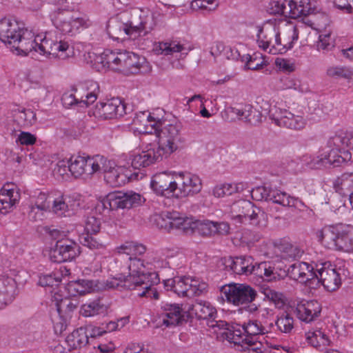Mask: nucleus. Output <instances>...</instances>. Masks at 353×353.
I'll use <instances>...</instances> for the list:
<instances>
[{"label": "nucleus", "instance_id": "nucleus-62", "mask_svg": "<svg viewBox=\"0 0 353 353\" xmlns=\"http://www.w3.org/2000/svg\"><path fill=\"white\" fill-rule=\"evenodd\" d=\"M256 59H253L250 54L243 55L241 57V61L245 62L244 68L247 70H257L263 67V61H256Z\"/></svg>", "mask_w": 353, "mask_h": 353}, {"label": "nucleus", "instance_id": "nucleus-21", "mask_svg": "<svg viewBox=\"0 0 353 353\" xmlns=\"http://www.w3.org/2000/svg\"><path fill=\"white\" fill-rule=\"evenodd\" d=\"M163 309V324L166 327L182 325L187 323L190 314L183 311L179 304L165 303L162 306Z\"/></svg>", "mask_w": 353, "mask_h": 353}, {"label": "nucleus", "instance_id": "nucleus-14", "mask_svg": "<svg viewBox=\"0 0 353 353\" xmlns=\"http://www.w3.org/2000/svg\"><path fill=\"white\" fill-rule=\"evenodd\" d=\"M176 198L193 196L202 189L201 179L196 174L188 172L176 174Z\"/></svg>", "mask_w": 353, "mask_h": 353}, {"label": "nucleus", "instance_id": "nucleus-22", "mask_svg": "<svg viewBox=\"0 0 353 353\" xmlns=\"http://www.w3.org/2000/svg\"><path fill=\"white\" fill-rule=\"evenodd\" d=\"M269 117L276 125L292 130H301L305 125V120L303 117L294 115L285 110H280L276 114L270 113Z\"/></svg>", "mask_w": 353, "mask_h": 353}, {"label": "nucleus", "instance_id": "nucleus-59", "mask_svg": "<svg viewBox=\"0 0 353 353\" xmlns=\"http://www.w3.org/2000/svg\"><path fill=\"white\" fill-rule=\"evenodd\" d=\"M272 190V188L266 186H258L253 188L251 191L252 198L256 201H268L269 194Z\"/></svg>", "mask_w": 353, "mask_h": 353}, {"label": "nucleus", "instance_id": "nucleus-3", "mask_svg": "<svg viewBox=\"0 0 353 353\" xmlns=\"http://www.w3.org/2000/svg\"><path fill=\"white\" fill-rule=\"evenodd\" d=\"M329 151H325L316 157L314 164L334 167L351 160L353 152V132H340L330 137L327 142Z\"/></svg>", "mask_w": 353, "mask_h": 353}, {"label": "nucleus", "instance_id": "nucleus-60", "mask_svg": "<svg viewBox=\"0 0 353 353\" xmlns=\"http://www.w3.org/2000/svg\"><path fill=\"white\" fill-rule=\"evenodd\" d=\"M222 335H225L227 340L230 342L234 343V344L241 345L243 346L245 344L243 340L245 337L244 332H242L241 330H228V332H223Z\"/></svg>", "mask_w": 353, "mask_h": 353}, {"label": "nucleus", "instance_id": "nucleus-39", "mask_svg": "<svg viewBox=\"0 0 353 353\" xmlns=\"http://www.w3.org/2000/svg\"><path fill=\"white\" fill-rule=\"evenodd\" d=\"M108 307L102 303L101 299H97L83 304L80 312L85 317L94 316L96 315H105L107 314Z\"/></svg>", "mask_w": 353, "mask_h": 353}, {"label": "nucleus", "instance_id": "nucleus-34", "mask_svg": "<svg viewBox=\"0 0 353 353\" xmlns=\"http://www.w3.org/2000/svg\"><path fill=\"white\" fill-rule=\"evenodd\" d=\"M17 289L15 280L6 274H0V310L13 299Z\"/></svg>", "mask_w": 353, "mask_h": 353}, {"label": "nucleus", "instance_id": "nucleus-36", "mask_svg": "<svg viewBox=\"0 0 353 353\" xmlns=\"http://www.w3.org/2000/svg\"><path fill=\"white\" fill-rule=\"evenodd\" d=\"M188 312L194 314L198 319L206 320L207 323L217 317V312L209 302L196 301L188 308Z\"/></svg>", "mask_w": 353, "mask_h": 353}, {"label": "nucleus", "instance_id": "nucleus-45", "mask_svg": "<svg viewBox=\"0 0 353 353\" xmlns=\"http://www.w3.org/2000/svg\"><path fill=\"white\" fill-rule=\"evenodd\" d=\"M274 42L270 46L268 52L272 54H283L288 50L292 48V41H285L284 38L281 37L279 32L275 30V35L273 37Z\"/></svg>", "mask_w": 353, "mask_h": 353}, {"label": "nucleus", "instance_id": "nucleus-58", "mask_svg": "<svg viewBox=\"0 0 353 353\" xmlns=\"http://www.w3.org/2000/svg\"><path fill=\"white\" fill-rule=\"evenodd\" d=\"M199 232L202 236H212L215 235V222L208 220L201 221L196 225Z\"/></svg>", "mask_w": 353, "mask_h": 353}, {"label": "nucleus", "instance_id": "nucleus-9", "mask_svg": "<svg viewBox=\"0 0 353 353\" xmlns=\"http://www.w3.org/2000/svg\"><path fill=\"white\" fill-rule=\"evenodd\" d=\"M34 45L31 52H37L42 55H52L60 59H65L70 56L72 50L68 42L53 41L47 35L43 38L40 35L33 37Z\"/></svg>", "mask_w": 353, "mask_h": 353}, {"label": "nucleus", "instance_id": "nucleus-35", "mask_svg": "<svg viewBox=\"0 0 353 353\" xmlns=\"http://www.w3.org/2000/svg\"><path fill=\"white\" fill-rule=\"evenodd\" d=\"M254 259L251 256H241L230 257L225 261L226 268H230L234 273L237 274H251L250 270Z\"/></svg>", "mask_w": 353, "mask_h": 353}, {"label": "nucleus", "instance_id": "nucleus-49", "mask_svg": "<svg viewBox=\"0 0 353 353\" xmlns=\"http://www.w3.org/2000/svg\"><path fill=\"white\" fill-rule=\"evenodd\" d=\"M275 324L281 332L290 333L294 327V319L290 314L283 312L278 316Z\"/></svg>", "mask_w": 353, "mask_h": 353}, {"label": "nucleus", "instance_id": "nucleus-54", "mask_svg": "<svg viewBox=\"0 0 353 353\" xmlns=\"http://www.w3.org/2000/svg\"><path fill=\"white\" fill-rule=\"evenodd\" d=\"M168 219V223L165 224V227L169 229H185L186 219L179 216V213L176 212H170L167 216Z\"/></svg>", "mask_w": 353, "mask_h": 353}, {"label": "nucleus", "instance_id": "nucleus-57", "mask_svg": "<svg viewBox=\"0 0 353 353\" xmlns=\"http://www.w3.org/2000/svg\"><path fill=\"white\" fill-rule=\"evenodd\" d=\"M52 197L44 192H39L37 196L34 206L37 207L38 211H47L50 210V203L52 201Z\"/></svg>", "mask_w": 353, "mask_h": 353}, {"label": "nucleus", "instance_id": "nucleus-37", "mask_svg": "<svg viewBox=\"0 0 353 353\" xmlns=\"http://www.w3.org/2000/svg\"><path fill=\"white\" fill-rule=\"evenodd\" d=\"M254 206L252 202L246 199L234 202L232 205V219L239 223H247V219Z\"/></svg>", "mask_w": 353, "mask_h": 353}, {"label": "nucleus", "instance_id": "nucleus-23", "mask_svg": "<svg viewBox=\"0 0 353 353\" xmlns=\"http://www.w3.org/2000/svg\"><path fill=\"white\" fill-rule=\"evenodd\" d=\"M163 158L167 157L165 154H162V152L158 147L149 148L133 155L132 166L134 169H141L162 161Z\"/></svg>", "mask_w": 353, "mask_h": 353}, {"label": "nucleus", "instance_id": "nucleus-64", "mask_svg": "<svg viewBox=\"0 0 353 353\" xmlns=\"http://www.w3.org/2000/svg\"><path fill=\"white\" fill-rule=\"evenodd\" d=\"M232 184H223L217 185L213 189V194L216 197H222L225 195H231L233 194Z\"/></svg>", "mask_w": 353, "mask_h": 353}, {"label": "nucleus", "instance_id": "nucleus-50", "mask_svg": "<svg viewBox=\"0 0 353 353\" xmlns=\"http://www.w3.org/2000/svg\"><path fill=\"white\" fill-rule=\"evenodd\" d=\"M63 272H54L50 274H43L39 276V285L43 287H54L58 286L61 281V276Z\"/></svg>", "mask_w": 353, "mask_h": 353}, {"label": "nucleus", "instance_id": "nucleus-24", "mask_svg": "<svg viewBox=\"0 0 353 353\" xmlns=\"http://www.w3.org/2000/svg\"><path fill=\"white\" fill-rule=\"evenodd\" d=\"M228 110L235 114L240 120H243L252 125H257L262 122L261 112L250 104H239L234 107H230Z\"/></svg>", "mask_w": 353, "mask_h": 353}, {"label": "nucleus", "instance_id": "nucleus-44", "mask_svg": "<svg viewBox=\"0 0 353 353\" xmlns=\"http://www.w3.org/2000/svg\"><path fill=\"white\" fill-rule=\"evenodd\" d=\"M306 338L310 344L314 347L330 345L331 341L327 336L321 330H315L309 331L306 334Z\"/></svg>", "mask_w": 353, "mask_h": 353}, {"label": "nucleus", "instance_id": "nucleus-27", "mask_svg": "<svg viewBox=\"0 0 353 353\" xmlns=\"http://www.w3.org/2000/svg\"><path fill=\"white\" fill-rule=\"evenodd\" d=\"M121 12L111 17L106 26L107 32L110 38L115 41L130 39V33Z\"/></svg>", "mask_w": 353, "mask_h": 353}, {"label": "nucleus", "instance_id": "nucleus-26", "mask_svg": "<svg viewBox=\"0 0 353 353\" xmlns=\"http://www.w3.org/2000/svg\"><path fill=\"white\" fill-rule=\"evenodd\" d=\"M96 89L92 92H88L85 95L78 94V97L74 94L65 92L61 97L63 105L66 108L72 107L87 108L92 104L97 99V92L96 90H99V86L94 83Z\"/></svg>", "mask_w": 353, "mask_h": 353}, {"label": "nucleus", "instance_id": "nucleus-46", "mask_svg": "<svg viewBox=\"0 0 353 353\" xmlns=\"http://www.w3.org/2000/svg\"><path fill=\"white\" fill-rule=\"evenodd\" d=\"M104 56L105 57L106 68L113 70H121L123 52H114L107 49L104 50Z\"/></svg>", "mask_w": 353, "mask_h": 353}, {"label": "nucleus", "instance_id": "nucleus-19", "mask_svg": "<svg viewBox=\"0 0 353 353\" xmlns=\"http://www.w3.org/2000/svg\"><path fill=\"white\" fill-rule=\"evenodd\" d=\"M125 109V104L120 99L112 98L97 105L94 114L103 119H112L124 115L126 113Z\"/></svg>", "mask_w": 353, "mask_h": 353}, {"label": "nucleus", "instance_id": "nucleus-13", "mask_svg": "<svg viewBox=\"0 0 353 353\" xmlns=\"http://www.w3.org/2000/svg\"><path fill=\"white\" fill-rule=\"evenodd\" d=\"M316 274L315 266L305 262H296L290 265L287 270V275L292 279L313 289L319 287Z\"/></svg>", "mask_w": 353, "mask_h": 353}, {"label": "nucleus", "instance_id": "nucleus-25", "mask_svg": "<svg viewBox=\"0 0 353 353\" xmlns=\"http://www.w3.org/2000/svg\"><path fill=\"white\" fill-rule=\"evenodd\" d=\"M121 60V70L123 72L137 74L144 73L148 70V65L143 57L128 51H123Z\"/></svg>", "mask_w": 353, "mask_h": 353}, {"label": "nucleus", "instance_id": "nucleus-56", "mask_svg": "<svg viewBox=\"0 0 353 353\" xmlns=\"http://www.w3.org/2000/svg\"><path fill=\"white\" fill-rule=\"evenodd\" d=\"M289 0H272L270 3V10L272 14H281L288 17L286 11H288Z\"/></svg>", "mask_w": 353, "mask_h": 353}, {"label": "nucleus", "instance_id": "nucleus-4", "mask_svg": "<svg viewBox=\"0 0 353 353\" xmlns=\"http://www.w3.org/2000/svg\"><path fill=\"white\" fill-rule=\"evenodd\" d=\"M319 241L329 249L353 252V228L339 224L324 227L318 232Z\"/></svg>", "mask_w": 353, "mask_h": 353}, {"label": "nucleus", "instance_id": "nucleus-15", "mask_svg": "<svg viewBox=\"0 0 353 353\" xmlns=\"http://www.w3.org/2000/svg\"><path fill=\"white\" fill-rule=\"evenodd\" d=\"M159 282L158 274L156 272H152L149 275H143L141 277H130L125 281L124 289L132 290L141 288L143 290L139 293V296L151 297L157 300L159 299V294L153 285Z\"/></svg>", "mask_w": 353, "mask_h": 353}, {"label": "nucleus", "instance_id": "nucleus-47", "mask_svg": "<svg viewBox=\"0 0 353 353\" xmlns=\"http://www.w3.org/2000/svg\"><path fill=\"white\" fill-rule=\"evenodd\" d=\"M274 35H275L274 28L268 30L265 33H263V28L259 27L257 34V43L259 48H262L265 51L268 52L272 43V39Z\"/></svg>", "mask_w": 353, "mask_h": 353}, {"label": "nucleus", "instance_id": "nucleus-2", "mask_svg": "<svg viewBox=\"0 0 353 353\" xmlns=\"http://www.w3.org/2000/svg\"><path fill=\"white\" fill-rule=\"evenodd\" d=\"M34 32L15 19H0V41L9 45L18 55L27 56L32 50Z\"/></svg>", "mask_w": 353, "mask_h": 353}, {"label": "nucleus", "instance_id": "nucleus-30", "mask_svg": "<svg viewBox=\"0 0 353 353\" xmlns=\"http://www.w3.org/2000/svg\"><path fill=\"white\" fill-rule=\"evenodd\" d=\"M321 310V305L317 301H306L297 305V317L302 321L310 323L320 316Z\"/></svg>", "mask_w": 353, "mask_h": 353}, {"label": "nucleus", "instance_id": "nucleus-53", "mask_svg": "<svg viewBox=\"0 0 353 353\" xmlns=\"http://www.w3.org/2000/svg\"><path fill=\"white\" fill-rule=\"evenodd\" d=\"M327 74L333 78L352 79L353 72L345 66H334L327 70Z\"/></svg>", "mask_w": 353, "mask_h": 353}, {"label": "nucleus", "instance_id": "nucleus-6", "mask_svg": "<svg viewBox=\"0 0 353 353\" xmlns=\"http://www.w3.org/2000/svg\"><path fill=\"white\" fill-rule=\"evenodd\" d=\"M145 199L139 193L133 191H116L108 194L100 201L96 208V212L99 214H106L118 209L131 208L140 205Z\"/></svg>", "mask_w": 353, "mask_h": 353}, {"label": "nucleus", "instance_id": "nucleus-8", "mask_svg": "<svg viewBox=\"0 0 353 353\" xmlns=\"http://www.w3.org/2000/svg\"><path fill=\"white\" fill-rule=\"evenodd\" d=\"M101 155H95L93 157L87 156H72L65 163L64 161H59L58 166L59 172L61 168H68L72 175L77 178L83 174H92L99 171V165L101 163Z\"/></svg>", "mask_w": 353, "mask_h": 353}, {"label": "nucleus", "instance_id": "nucleus-10", "mask_svg": "<svg viewBox=\"0 0 353 353\" xmlns=\"http://www.w3.org/2000/svg\"><path fill=\"white\" fill-rule=\"evenodd\" d=\"M228 302L234 305H241L252 303L257 296L256 290L248 284L230 283L221 288Z\"/></svg>", "mask_w": 353, "mask_h": 353}, {"label": "nucleus", "instance_id": "nucleus-17", "mask_svg": "<svg viewBox=\"0 0 353 353\" xmlns=\"http://www.w3.org/2000/svg\"><path fill=\"white\" fill-rule=\"evenodd\" d=\"M176 172H163L154 174L150 182V187L159 195L169 196H174L176 192Z\"/></svg>", "mask_w": 353, "mask_h": 353}, {"label": "nucleus", "instance_id": "nucleus-38", "mask_svg": "<svg viewBox=\"0 0 353 353\" xmlns=\"http://www.w3.org/2000/svg\"><path fill=\"white\" fill-rule=\"evenodd\" d=\"M192 48L181 44L176 41L160 42L156 48L157 54L163 55H171L174 52H180L181 57H185L190 51Z\"/></svg>", "mask_w": 353, "mask_h": 353}, {"label": "nucleus", "instance_id": "nucleus-61", "mask_svg": "<svg viewBox=\"0 0 353 353\" xmlns=\"http://www.w3.org/2000/svg\"><path fill=\"white\" fill-rule=\"evenodd\" d=\"M101 229V221L94 216L87 217L85 223V233L97 234Z\"/></svg>", "mask_w": 353, "mask_h": 353}, {"label": "nucleus", "instance_id": "nucleus-29", "mask_svg": "<svg viewBox=\"0 0 353 353\" xmlns=\"http://www.w3.org/2000/svg\"><path fill=\"white\" fill-rule=\"evenodd\" d=\"M243 330L245 334L243 339L245 344L248 346L256 345L253 350L259 349L260 347L257 345H261V343L258 341L259 336L266 332L261 323L257 320L250 321L243 325Z\"/></svg>", "mask_w": 353, "mask_h": 353}, {"label": "nucleus", "instance_id": "nucleus-52", "mask_svg": "<svg viewBox=\"0 0 353 353\" xmlns=\"http://www.w3.org/2000/svg\"><path fill=\"white\" fill-rule=\"evenodd\" d=\"M290 195H288L286 192L272 188L269 194L268 201H272L273 203L279 204L283 207H288L290 203Z\"/></svg>", "mask_w": 353, "mask_h": 353}, {"label": "nucleus", "instance_id": "nucleus-7", "mask_svg": "<svg viewBox=\"0 0 353 353\" xmlns=\"http://www.w3.org/2000/svg\"><path fill=\"white\" fill-rule=\"evenodd\" d=\"M334 188L337 194L332 196L327 203L332 210H339L346 206L347 201L353 208V172H345L339 176L334 182Z\"/></svg>", "mask_w": 353, "mask_h": 353}, {"label": "nucleus", "instance_id": "nucleus-48", "mask_svg": "<svg viewBox=\"0 0 353 353\" xmlns=\"http://www.w3.org/2000/svg\"><path fill=\"white\" fill-rule=\"evenodd\" d=\"M219 6L216 0H194L191 2V8L194 10H201L202 13H210Z\"/></svg>", "mask_w": 353, "mask_h": 353}, {"label": "nucleus", "instance_id": "nucleus-11", "mask_svg": "<svg viewBox=\"0 0 353 353\" xmlns=\"http://www.w3.org/2000/svg\"><path fill=\"white\" fill-rule=\"evenodd\" d=\"M168 291H172L179 296L191 297L200 295L205 289V284L197 285V281L190 277H175L163 281Z\"/></svg>", "mask_w": 353, "mask_h": 353}, {"label": "nucleus", "instance_id": "nucleus-28", "mask_svg": "<svg viewBox=\"0 0 353 353\" xmlns=\"http://www.w3.org/2000/svg\"><path fill=\"white\" fill-rule=\"evenodd\" d=\"M130 261L128 264L129 274L124 276L122 279L120 278L119 280L117 279L110 283V288H119L121 287L124 289L125 281L130 277H141L143 275H149L151 272L145 273L142 269L145 268L143 261L137 256H129Z\"/></svg>", "mask_w": 353, "mask_h": 353}, {"label": "nucleus", "instance_id": "nucleus-40", "mask_svg": "<svg viewBox=\"0 0 353 353\" xmlns=\"http://www.w3.org/2000/svg\"><path fill=\"white\" fill-rule=\"evenodd\" d=\"M65 342L69 347L70 351L84 347L88 343V336L85 329L80 327L74 330L66 337Z\"/></svg>", "mask_w": 353, "mask_h": 353}, {"label": "nucleus", "instance_id": "nucleus-55", "mask_svg": "<svg viewBox=\"0 0 353 353\" xmlns=\"http://www.w3.org/2000/svg\"><path fill=\"white\" fill-rule=\"evenodd\" d=\"M72 35L78 32L81 29L88 28L91 25L90 20L85 17H81L77 13H72V19L71 20Z\"/></svg>", "mask_w": 353, "mask_h": 353}, {"label": "nucleus", "instance_id": "nucleus-12", "mask_svg": "<svg viewBox=\"0 0 353 353\" xmlns=\"http://www.w3.org/2000/svg\"><path fill=\"white\" fill-rule=\"evenodd\" d=\"M315 270L319 286L322 285L329 292L335 291L341 286V274L336 266L330 261L316 263Z\"/></svg>", "mask_w": 353, "mask_h": 353}, {"label": "nucleus", "instance_id": "nucleus-32", "mask_svg": "<svg viewBox=\"0 0 353 353\" xmlns=\"http://www.w3.org/2000/svg\"><path fill=\"white\" fill-rule=\"evenodd\" d=\"M14 185L6 184L0 192V212L7 214L19 200V193Z\"/></svg>", "mask_w": 353, "mask_h": 353}, {"label": "nucleus", "instance_id": "nucleus-1", "mask_svg": "<svg viewBox=\"0 0 353 353\" xmlns=\"http://www.w3.org/2000/svg\"><path fill=\"white\" fill-rule=\"evenodd\" d=\"M139 122H145L148 123L151 130H145L146 133H154L159 138L158 148L165 154L166 157L176 151L183 140L180 134L181 124L175 123H163L161 121H155L150 113L142 112L137 114L133 119V123L137 124Z\"/></svg>", "mask_w": 353, "mask_h": 353}, {"label": "nucleus", "instance_id": "nucleus-51", "mask_svg": "<svg viewBox=\"0 0 353 353\" xmlns=\"http://www.w3.org/2000/svg\"><path fill=\"white\" fill-rule=\"evenodd\" d=\"M97 234L83 233L79 236L80 243L91 250L100 249L103 247V243L94 236Z\"/></svg>", "mask_w": 353, "mask_h": 353}, {"label": "nucleus", "instance_id": "nucleus-20", "mask_svg": "<svg viewBox=\"0 0 353 353\" xmlns=\"http://www.w3.org/2000/svg\"><path fill=\"white\" fill-rule=\"evenodd\" d=\"M288 2V11L285 12L288 18H303L319 12L314 0H289Z\"/></svg>", "mask_w": 353, "mask_h": 353}, {"label": "nucleus", "instance_id": "nucleus-31", "mask_svg": "<svg viewBox=\"0 0 353 353\" xmlns=\"http://www.w3.org/2000/svg\"><path fill=\"white\" fill-rule=\"evenodd\" d=\"M52 205H50L52 211L59 216H71L77 211L79 203L76 201H67L64 196H59L52 199Z\"/></svg>", "mask_w": 353, "mask_h": 353}, {"label": "nucleus", "instance_id": "nucleus-16", "mask_svg": "<svg viewBox=\"0 0 353 353\" xmlns=\"http://www.w3.org/2000/svg\"><path fill=\"white\" fill-rule=\"evenodd\" d=\"M79 254L80 247L76 242L68 239H61L50 249L49 259L52 262L60 263L70 261Z\"/></svg>", "mask_w": 353, "mask_h": 353}, {"label": "nucleus", "instance_id": "nucleus-63", "mask_svg": "<svg viewBox=\"0 0 353 353\" xmlns=\"http://www.w3.org/2000/svg\"><path fill=\"white\" fill-rule=\"evenodd\" d=\"M334 43L331 41L330 34L319 36V40L317 43V49L323 51H330L334 48Z\"/></svg>", "mask_w": 353, "mask_h": 353}, {"label": "nucleus", "instance_id": "nucleus-42", "mask_svg": "<svg viewBox=\"0 0 353 353\" xmlns=\"http://www.w3.org/2000/svg\"><path fill=\"white\" fill-rule=\"evenodd\" d=\"M12 112L14 122L21 127L32 125L36 121V114L30 109L17 108Z\"/></svg>", "mask_w": 353, "mask_h": 353}, {"label": "nucleus", "instance_id": "nucleus-43", "mask_svg": "<svg viewBox=\"0 0 353 353\" xmlns=\"http://www.w3.org/2000/svg\"><path fill=\"white\" fill-rule=\"evenodd\" d=\"M268 222V214L261 208L257 207L254 205L249 217L247 219V223L259 228H263L267 225Z\"/></svg>", "mask_w": 353, "mask_h": 353}, {"label": "nucleus", "instance_id": "nucleus-33", "mask_svg": "<svg viewBox=\"0 0 353 353\" xmlns=\"http://www.w3.org/2000/svg\"><path fill=\"white\" fill-rule=\"evenodd\" d=\"M52 23L57 29L63 34L72 35V12L69 10L57 8L50 14Z\"/></svg>", "mask_w": 353, "mask_h": 353}, {"label": "nucleus", "instance_id": "nucleus-5", "mask_svg": "<svg viewBox=\"0 0 353 353\" xmlns=\"http://www.w3.org/2000/svg\"><path fill=\"white\" fill-rule=\"evenodd\" d=\"M130 33V39H134L141 33L145 35L156 26L153 12L148 8H134L121 12Z\"/></svg>", "mask_w": 353, "mask_h": 353}, {"label": "nucleus", "instance_id": "nucleus-18", "mask_svg": "<svg viewBox=\"0 0 353 353\" xmlns=\"http://www.w3.org/2000/svg\"><path fill=\"white\" fill-rule=\"evenodd\" d=\"M101 163L99 165V171L104 174V180L112 187H118L125 183V176L121 172V169L114 161L101 156Z\"/></svg>", "mask_w": 353, "mask_h": 353}, {"label": "nucleus", "instance_id": "nucleus-41", "mask_svg": "<svg viewBox=\"0 0 353 353\" xmlns=\"http://www.w3.org/2000/svg\"><path fill=\"white\" fill-rule=\"evenodd\" d=\"M277 249L281 252V258L286 260H298L304 253L299 246L285 241H281L277 245Z\"/></svg>", "mask_w": 353, "mask_h": 353}]
</instances>
